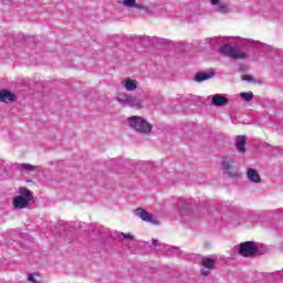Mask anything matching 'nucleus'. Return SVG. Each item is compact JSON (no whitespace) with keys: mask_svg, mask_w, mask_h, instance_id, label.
<instances>
[{"mask_svg":"<svg viewBox=\"0 0 283 283\" xmlns=\"http://www.w3.org/2000/svg\"><path fill=\"white\" fill-rule=\"evenodd\" d=\"M127 123L130 129H134L138 134H144L145 136H149L154 129V126L140 116H130L127 118Z\"/></svg>","mask_w":283,"mask_h":283,"instance_id":"obj_1","label":"nucleus"},{"mask_svg":"<svg viewBox=\"0 0 283 283\" xmlns=\"http://www.w3.org/2000/svg\"><path fill=\"white\" fill-rule=\"evenodd\" d=\"M117 103L119 105H124L125 107H133L134 109H143L145 107V103H147L148 97H137L134 95L119 93L116 97Z\"/></svg>","mask_w":283,"mask_h":283,"instance_id":"obj_2","label":"nucleus"},{"mask_svg":"<svg viewBox=\"0 0 283 283\" xmlns=\"http://www.w3.org/2000/svg\"><path fill=\"white\" fill-rule=\"evenodd\" d=\"M19 193V196L13 198V207L15 209H28V207H30V202L34 200L32 191H30L28 188H20Z\"/></svg>","mask_w":283,"mask_h":283,"instance_id":"obj_3","label":"nucleus"},{"mask_svg":"<svg viewBox=\"0 0 283 283\" xmlns=\"http://www.w3.org/2000/svg\"><path fill=\"white\" fill-rule=\"evenodd\" d=\"M220 53L233 59L234 61H245V59H249V53L242 51L239 46H231L229 44H223L220 48Z\"/></svg>","mask_w":283,"mask_h":283,"instance_id":"obj_4","label":"nucleus"},{"mask_svg":"<svg viewBox=\"0 0 283 283\" xmlns=\"http://www.w3.org/2000/svg\"><path fill=\"white\" fill-rule=\"evenodd\" d=\"M258 252V248L255 247V242L247 241L241 243L239 248V254L243 255L244 258H249L251 255H255Z\"/></svg>","mask_w":283,"mask_h":283,"instance_id":"obj_5","label":"nucleus"},{"mask_svg":"<svg viewBox=\"0 0 283 283\" xmlns=\"http://www.w3.org/2000/svg\"><path fill=\"white\" fill-rule=\"evenodd\" d=\"M120 85L126 92H136L138 90V81L130 77L122 80Z\"/></svg>","mask_w":283,"mask_h":283,"instance_id":"obj_6","label":"nucleus"},{"mask_svg":"<svg viewBox=\"0 0 283 283\" xmlns=\"http://www.w3.org/2000/svg\"><path fill=\"white\" fill-rule=\"evenodd\" d=\"M210 3L214 12H220L221 14H227V12H229V6L222 2V0H210Z\"/></svg>","mask_w":283,"mask_h":283,"instance_id":"obj_7","label":"nucleus"},{"mask_svg":"<svg viewBox=\"0 0 283 283\" xmlns=\"http://www.w3.org/2000/svg\"><path fill=\"white\" fill-rule=\"evenodd\" d=\"M135 213L138 218H140V220H144V222H156L154 220V216L143 208L136 209Z\"/></svg>","mask_w":283,"mask_h":283,"instance_id":"obj_8","label":"nucleus"},{"mask_svg":"<svg viewBox=\"0 0 283 283\" xmlns=\"http://www.w3.org/2000/svg\"><path fill=\"white\" fill-rule=\"evenodd\" d=\"M17 95L10 91H0V103H14Z\"/></svg>","mask_w":283,"mask_h":283,"instance_id":"obj_9","label":"nucleus"},{"mask_svg":"<svg viewBox=\"0 0 283 283\" xmlns=\"http://www.w3.org/2000/svg\"><path fill=\"white\" fill-rule=\"evenodd\" d=\"M235 147L240 154H244V151H247V137L238 136L235 139Z\"/></svg>","mask_w":283,"mask_h":283,"instance_id":"obj_10","label":"nucleus"},{"mask_svg":"<svg viewBox=\"0 0 283 283\" xmlns=\"http://www.w3.org/2000/svg\"><path fill=\"white\" fill-rule=\"evenodd\" d=\"M191 205L185 203L182 208L179 211V216L181 220L187 221L189 218H191Z\"/></svg>","mask_w":283,"mask_h":283,"instance_id":"obj_11","label":"nucleus"},{"mask_svg":"<svg viewBox=\"0 0 283 283\" xmlns=\"http://www.w3.org/2000/svg\"><path fill=\"white\" fill-rule=\"evenodd\" d=\"M212 105H216V107H224V105H229V99L222 95L217 94L212 97Z\"/></svg>","mask_w":283,"mask_h":283,"instance_id":"obj_12","label":"nucleus"},{"mask_svg":"<svg viewBox=\"0 0 283 283\" xmlns=\"http://www.w3.org/2000/svg\"><path fill=\"white\" fill-rule=\"evenodd\" d=\"M247 176L250 182H262V178H260V174H258V170L253 168H249L247 170Z\"/></svg>","mask_w":283,"mask_h":283,"instance_id":"obj_13","label":"nucleus"},{"mask_svg":"<svg viewBox=\"0 0 283 283\" xmlns=\"http://www.w3.org/2000/svg\"><path fill=\"white\" fill-rule=\"evenodd\" d=\"M209 78H213V72L197 73L193 81H196V83H202L203 81H209Z\"/></svg>","mask_w":283,"mask_h":283,"instance_id":"obj_14","label":"nucleus"},{"mask_svg":"<svg viewBox=\"0 0 283 283\" xmlns=\"http://www.w3.org/2000/svg\"><path fill=\"white\" fill-rule=\"evenodd\" d=\"M114 238H118V240H128L132 244L136 243V238L130 233L115 232Z\"/></svg>","mask_w":283,"mask_h":283,"instance_id":"obj_15","label":"nucleus"},{"mask_svg":"<svg viewBox=\"0 0 283 283\" xmlns=\"http://www.w3.org/2000/svg\"><path fill=\"white\" fill-rule=\"evenodd\" d=\"M231 165H233V159L227 157L221 158V168L226 174H231Z\"/></svg>","mask_w":283,"mask_h":283,"instance_id":"obj_16","label":"nucleus"},{"mask_svg":"<svg viewBox=\"0 0 283 283\" xmlns=\"http://www.w3.org/2000/svg\"><path fill=\"white\" fill-rule=\"evenodd\" d=\"M201 262L202 266H205V269H208V271H211V269H213V266L216 265V260L209 256H203Z\"/></svg>","mask_w":283,"mask_h":283,"instance_id":"obj_17","label":"nucleus"},{"mask_svg":"<svg viewBox=\"0 0 283 283\" xmlns=\"http://www.w3.org/2000/svg\"><path fill=\"white\" fill-rule=\"evenodd\" d=\"M122 6H124V8H137V10H143V7L136 3V0H123Z\"/></svg>","mask_w":283,"mask_h":283,"instance_id":"obj_18","label":"nucleus"},{"mask_svg":"<svg viewBox=\"0 0 283 283\" xmlns=\"http://www.w3.org/2000/svg\"><path fill=\"white\" fill-rule=\"evenodd\" d=\"M39 166H34L32 164H19L18 169L19 171H34V169H38Z\"/></svg>","mask_w":283,"mask_h":283,"instance_id":"obj_19","label":"nucleus"},{"mask_svg":"<svg viewBox=\"0 0 283 283\" xmlns=\"http://www.w3.org/2000/svg\"><path fill=\"white\" fill-rule=\"evenodd\" d=\"M243 45H252L253 48H264V43L251 39H243Z\"/></svg>","mask_w":283,"mask_h":283,"instance_id":"obj_20","label":"nucleus"},{"mask_svg":"<svg viewBox=\"0 0 283 283\" xmlns=\"http://www.w3.org/2000/svg\"><path fill=\"white\" fill-rule=\"evenodd\" d=\"M28 280L29 282H32V283H41L42 280H41V275L34 273V274H29L28 275Z\"/></svg>","mask_w":283,"mask_h":283,"instance_id":"obj_21","label":"nucleus"},{"mask_svg":"<svg viewBox=\"0 0 283 283\" xmlns=\"http://www.w3.org/2000/svg\"><path fill=\"white\" fill-rule=\"evenodd\" d=\"M240 96L243 101H245L247 103H249L250 101H253V93L249 92V93H240Z\"/></svg>","mask_w":283,"mask_h":283,"instance_id":"obj_22","label":"nucleus"},{"mask_svg":"<svg viewBox=\"0 0 283 283\" xmlns=\"http://www.w3.org/2000/svg\"><path fill=\"white\" fill-rule=\"evenodd\" d=\"M211 41V45H213L214 43H222V41H224L223 38H212L210 39Z\"/></svg>","mask_w":283,"mask_h":283,"instance_id":"obj_23","label":"nucleus"},{"mask_svg":"<svg viewBox=\"0 0 283 283\" xmlns=\"http://www.w3.org/2000/svg\"><path fill=\"white\" fill-rule=\"evenodd\" d=\"M243 81H253V76L251 75H244Z\"/></svg>","mask_w":283,"mask_h":283,"instance_id":"obj_24","label":"nucleus"},{"mask_svg":"<svg viewBox=\"0 0 283 283\" xmlns=\"http://www.w3.org/2000/svg\"><path fill=\"white\" fill-rule=\"evenodd\" d=\"M201 274H203V275H209V270L202 269V270H201Z\"/></svg>","mask_w":283,"mask_h":283,"instance_id":"obj_25","label":"nucleus"},{"mask_svg":"<svg viewBox=\"0 0 283 283\" xmlns=\"http://www.w3.org/2000/svg\"><path fill=\"white\" fill-rule=\"evenodd\" d=\"M153 244H158V240L154 239Z\"/></svg>","mask_w":283,"mask_h":283,"instance_id":"obj_26","label":"nucleus"}]
</instances>
